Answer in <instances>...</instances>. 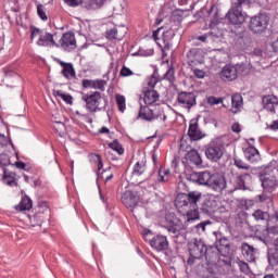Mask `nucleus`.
<instances>
[{
    "label": "nucleus",
    "instance_id": "f257e3e1",
    "mask_svg": "<svg viewBox=\"0 0 278 278\" xmlns=\"http://www.w3.org/2000/svg\"><path fill=\"white\" fill-rule=\"evenodd\" d=\"M258 179L265 192H275L278 188V162L271 160L269 163L260 166Z\"/></svg>",
    "mask_w": 278,
    "mask_h": 278
},
{
    "label": "nucleus",
    "instance_id": "f03ea898",
    "mask_svg": "<svg viewBox=\"0 0 278 278\" xmlns=\"http://www.w3.org/2000/svg\"><path fill=\"white\" fill-rule=\"evenodd\" d=\"M251 7V0H231V8L226 14L227 21L235 25V27H240L247 21L242 14L244 8Z\"/></svg>",
    "mask_w": 278,
    "mask_h": 278
},
{
    "label": "nucleus",
    "instance_id": "7ed1b4c3",
    "mask_svg": "<svg viewBox=\"0 0 278 278\" xmlns=\"http://www.w3.org/2000/svg\"><path fill=\"white\" fill-rule=\"evenodd\" d=\"M203 193L201 191H191L189 193H178L175 199L176 207L197 208L201 205Z\"/></svg>",
    "mask_w": 278,
    "mask_h": 278
},
{
    "label": "nucleus",
    "instance_id": "20e7f679",
    "mask_svg": "<svg viewBox=\"0 0 278 278\" xmlns=\"http://www.w3.org/2000/svg\"><path fill=\"white\" fill-rule=\"evenodd\" d=\"M205 155L206 160L210 162H220V160H223V155H225V139H223V137L213 139L205 147Z\"/></svg>",
    "mask_w": 278,
    "mask_h": 278
},
{
    "label": "nucleus",
    "instance_id": "39448f33",
    "mask_svg": "<svg viewBox=\"0 0 278 278\" xmlns=\"http://www.w3.org/2000/svg\"><path fill=\"white\" fill-rule=\"evenodd\" d=\"M81 100L86 102L85 108L91 114H94L96 112H102V110H105V108H108V101L104 100L103 104V97L99 91L83 93Z\"/></svg>",
    "mask_w": 278,
    "mask_h": 278
},
{
    "label": "nucleus",
    "instance_id": "423d86ee",
    "mask_svg": "<svg viewBox=\"0 0 278 278\" xmlns=\"http://www.w3.org/2000/svg\"><path fill=\"white\" fill-rule=\"evenodd\" d=\"M204 186H206V188L210 190H213V192L220 194L223 190L227 189V178H225V175L218 172L206 170V177H204Z\"/></svg>",
    "mask_w": 278,
    "mask_h": 278
},
{
    "label": "nucleus",
    "instance_id": "0eeeda50",
    "mask_svg": "<svg viewBox=\"0 0 278 278\" xmlns=\"http://www.w3.org/2000/svg\"><path fill=\"white\" fill-rule=\"evenodd\" d=\"M30 40H34L36 36H39V39L37 40L38 47H49L50 49L52 47H60L58 42H55L54 35L51 33H48L45 29H40L34 25L30 26Z\"/></svg>",
    "mask_w": 278,
    "mask_h": 278
},
{
    "label": "nucleus",
    "instance_id": "6e6552de",
    "mask_svg": "<svg viewBox=\"0 0 278 278\" xmlns=\"http://www.w3.org/2000/svg\"><path fill=\"white\" fill-rule=\"evenodd\" d=\"M189 258L187 260V264L192 266L194 264V260H203L205 257V251H207V244L203 239H193L188 243Z\"/></svg>",
    "mask_w": 278,
    "mask_h": 278
},
{
    "label": "nucleus",
    "instance_id": "1a4fd4ad",
    "mask_svg": "<svg viewBox=\"0 0 278 278\" xmlns=\"http://www.w3.org/2000/svg\"><path fill=\"white\" fill-rule=\"evenodd\" d=\"M153 38L154 40H161L157 45L162 49L163 53H166V51H170V47H173L172 41L173 38H175V29L169 28L164 30L163 27L157 28L153 31Z\"/></svg>",
    "mask_w": 278,
    "mask_h": 278
},
{
    "label": "nucleus",
    "instance_id": "9d476101",
    "mask_svg": "<svg viewBox=\"0 0 278 278\" xmlns=\"http://www.w3.org/2000/svg\"><path fill=\"white\" fill-rule=\"evenodd\" d=\"M172 236V238H178L184 231V223L175 214L169 213L165 216V225L163 226Z\"/></svg>",
    "mask_w": 278,
    "mask_h": 278
},
{
    "label": "nucleus",
    "instance_id": "9b49d317",
    "mask_svg": "<svg viewBox=\"0 0 278 278\" xmlns=\"http://www.w3.org/2000/svg\"><path fill=\"white\" fill-rule=\"evenodd\" d=\"M268 23H270V17L266 13H258L250 20V30L253 34H263L268 28Z\"/></svg>",
    "mask_w": 278,
    "mask_h": 278
},
{
    "label": "nucleus",
    "instance_id": "f8f14e48",
    "mask_svg": "<svg viewBox=\"0 0 278 278\" xmlns=\"http://www.w3.org/2000/svg\"><path fill=\"white\" fill-rule=\"evenodd\" d=\"M251 181H253V177L249 173L242 174H232L230 178V184L233 185V191L236 190H249V186H251Z\"/></svg>",
    "mask_w": 278,
    "mask_h": 278
},
{
    "label": "nucleus",
    "instance_id": "ddd939ff",
    "mask_svg": "<svg viewBox=\"0 0 278 278\" xmlns=\"http://www.w3.org/2000/svg\"><path fill=\"white\" fill-rule=\"evenodd\" d=\"M177 102L180 108L190 112V110L197 105V96L194 92L181 91L178 93Z\"/></svg>",
    "mask_w": 278,
    "mask_h": 278
},
{
    "label": "nucleus",
    "instance_id": "4468645a",
    "mask_svg": "<svg viewBox=\"0 0 278 278\" xmlns=\"http://www.w3.org/2000/svg\"><path fill=\"white\" fill-rule=\"evenodd\" d=\"M213 236L215 237L214 245L223 253H229L231 251V240L220 231H214Z\"/></svg>",
    "mask_w": 278,
    "mask_h": 278
},
{
    "label": "nucleus",
    "instance_id": "2eb2a0df",
    "mask_svg": "<svg viewBox=\"0 0 278 278\" xmlns=\"http://www.w3.org/2000/svg\"><path fill=\"white\" fill-rule=\"evenodd\" d=\"M205 61V55L203 50L199 48H193L187 53V64L190 66H197L198 64H203Z\"/></svg>",
    "mask_w": 278,
    "mask_h": 278
},
{
    "label": "nucleus",
    "instance_id": "dca6fc26",
    "mask_svg": "<svg viewBox=\"0 0 278 278\" xmlns=\"http://www.w3.org/2000/svg\"><path fill=\"white\" fill-rule=\"evenodd\" d=\"M60 46L64 51H73V49H77V40L75 39V33L67 31L62 35L60 39Z\"/></svg>",
    "mask_w": 278,
    "mask_h": 278
},
{
    "label": "nucleus",
    "instance_id": "f3484780",
    "mask_svg": "<svg viewBox=\"0 0 278 278\" xmlns=\"http://www.w3.org/2000/svg\"><path fill=\"white\" fill-rule=\"evenodd\" d=\"M217 207L218 202L216 200L203 195L198 210L203 212V214H214Z\"/></svg>",
    "mask_w": 278,
    "mask_h": 278
},
{
    "label": "nucleus",
    "instance_id": "a211bd4d",
    "mask_svg": "<svg viewBox=\"0 0 278 278\" xmlns=\"http://www.w3.org/2000/svg\"><path fill=\"white\" fill-rule=\"evenodd\" d=\"M83 88L88 90V88L92 90H99L100 92H105V87L108 86V81L105 79H83L81 81Z\"/></svg>",
    "mask_w": 278,
    "mask_h": 278
},
{
    "label": "nucleus",
    "instance_id": "6ab92c4d",
    "mask_svg": "<svg viewBox=\"0 0 278 278\" xmlns=\"http://www.w3.org/2000/svg\"><path fill=\"white\" fill-rule=\"evenodd\" d=\"M188 136L190 140L197 142V140H201L205 138L201 128H199V122L197 119H191L188 128Z\"/></svg>",
    "mask_w": 278,
    "mask_h": 278
},
{
    "label": "nucleus",
    "instance_id": "aec40b11",
    "mask_svg": "<svg viewBox=\"0 0 278 278\" xmlns=\"http://www.w3.org/2000/svg\"><path fill=\"white\" fill-rule=\"evenodd\" d=\"M243 155L250 164H256V162H260L262 160V155L260 154V151L255 149L253 143L249 142V147L244 149Z\"/></svg>",
    "mask_w": 278,
    "mask_h": 278
},
{
    "label": "nucleus",
    "instance_id": "412c9836",
    "mask_svg": "<svg viewBox=\"0 0 278 278\" xmlns=\"http://www.w3.org/2000/svg\"><path fill=\"white\" fill-rule=\"evenodd\" d=\"M140 201V197L135 191H126L122 194V203L125 207H136L138 202Z\"/></svg>",
    "mask_w": 278,
    "mask_h": 278
},
{
    "label": "nucleus",
    "instance_id": "4be33fe9",
    "mask_svg": "<svg viewBox=\"0 0 278 278\" xmlns=\"http://www.w3.org/2000/svg\"><path fill=\"white\" fill-rule=\"evenodd\" d=\"M269 233H270V230L268 229V226H258L254 230L255 239L263 242V244H265V247H268V244H270Z\"/></svg>",
    "mask_w": 278,
    "mask_h": 278
},
{
    "label": "nucleus",
    "instance_id": "5701e85b",
    "mask_svg": "<svg viewBox=\"0 0 278 278\" xmlns=\"http://www.w3.org/2000/svg\"><path fill=\"white\" fill-rule=\"evenodd\" d=\"M150 245L155 251H166L168 249V238L162 235L154 236L150 241Z\"/></svg>",
    "mask_w": 278,
    "mask_h": 278
},
{
    "label": "nucleus",
    "instance_id": "b1692460",
    "mask_svg": "<svg viewBox=\"0 0 278 278\" xmlns=\"http://www.w3.org/2000/svg\"><path fill=\"white\" fill-rule=\"evenodd\" d=\"M220 253L223 252L217 247L208 245L206 247L204 257L208 264H216L220 260Z\"/></svg>",
    "mask_w": 278,
    "mask_h": 278
},
{
    "label": "nucleus",
    "instance_id": "393cba45",
    "mask_svg": "<svg viewBox=\"0 0 278 278\" xmlns=\"http://www.w3.org/2000/svg\"><path fill=\"white\" fill-rule=\"evenodd\" d=\"M127 35V28L124 26H118L111 28L106 31L105 38L108 40H123V37Z\"/></svg>",
    "mask_w": 278,
    "mask_h": 278
},
{
    "label": "nucleus",
    "instance_id": "a878e982",
    "mask_svg": "<svg viewBox=\"0 0 278 278\" xmlns=\"http://www.w3.org/2000/svg\"><path fill=\"white\" fill-rule=\"evenodd\" d=\"M56 62L58 64H60V66H62L61 74L63 75V77H65V79H75L76 72L73 63H66L60 59H58Z\"/></svg>",
    "mask_w": 278,
    "mask_h": 278
},
{
    "label": "nucleus",
    "instance_id": "bb28decb",
    "mask_svg": "<svg viewBox=\"0 0 278 278\" xmlns=\"http://www.w3.org/2000/svg\"><path fill=\"white\" fill-rule=\"evenodd\" d=\"M263 108L266 112H270V114H275V108L278 106V98L277 96H265L262 99Z\"/></svg>",
    "mask_w": 278,
    "mask_h": 278
},
{
    "label": "nucleus",
    "instance_id": "cd10ccee",
    "mask_svg": "<svg viewBox=\"0 0 278 278\" xmlns=\"http://www.w3.org/2000/svg\"><path fill=\"white\" fill-rule=\"evenodd\" d=\"M220 79H223V81H233L238 79L235 65H226L220 72Z\"/></svg>",
    "mask_w": 278,
    "mask_h": 278
},
{
    "label": "nucleus",
    "instance_id": "c85d7f7f",
    "mask_svg": "<svg viewBox=\"0 0 278 278\" xmlns=\"http://www.w3.org/2000/svg\"><path fill=\"white\" fill-rule=\"evenodd\" d=\"M70 8H78V5H84V3H89L88 10L92 9V3L101 8L103 5V0H63Z\"/></svg>",
    "mask_w": 278,
    "mask_h": 278
},
{
    "label": "nucleus",
    "instance_id": "c756f323",
    "mask_svg": "<svg viewBox=\"0 0 278 278\" xmlns=\"http://www.w3.org/2000/svg\"><path fill=\"white\" fill-rule=\"evenodd\" d=\"M257 252L256 249L253 248V245L243 242L241 244V253L247 262H255V253Z\"/></svg>",
    "mask_w": 278,
    "mask_h": 278
},
{
    "label": "nucleus",
    "instance_id": "7c9ffc66",
    "mask_svg": "<svg viewBox=\"0 0 278 278\" xmlns=\"http://www.w3.org/2000/svg\"><path fill=\"white\" fill-rule=\"evenodd\" d=\"M143 101L146 105H153L160 101V93L155 89H144L143 90Z\"/></svg>",
    "mask_w": 278,
    "mask_h": 278
},
{
    "label": "nucleus",
    "instance_id": "2f4dec72",
    "mask_svg": "<svg viewBox=\"0 0 278 278\" xmlns=\"http://www.w3.org/2000/svg\"><path fill=\"white\" fill-rule=\"evenodd\" d=\"M186 160L189 164L193 166H203V159L201 154L195 149L189 150L186 154Z\"/></svg>",
    "mask_w": 278,
    "mask_h": 278
},
{
    "label": "nucleus",
    "instance_id": "473e14b6",
    "mask_svg": "<svg viewBox=\"0 0 278 278\" xmlns=\"http://www.w3.org/2000/svg\"><path fill=\"white\" fill-rule=\"evenodd\" d=\"M138 117L141 118L142 121H155V118H157V116H155V113H153V110H151L149 106L147 105H141L140 110L138 112Z\"/></svg>",
    "mask_w": 278,
    "mask_h": 278
},
{
    "label": "nucleus",
    "instance_id": "72a5a7b5",
    "mask_svg": "<svg viewBox=\"0 0 278 278\" xmlns=\"http://www.w3.org/2000/svg\"><path fill=\"white\" fill-rule=\"evenodd\" d=\"M206 175H207V170L200 172V173L193 172L188 176V179L193 184H199V186H204Z\"/></svg>",
    "mask_w": 278,
    "mask_h": 278
},
{
    "label": "nucleus",
    "instance_id": "f704fd0d",
    "mask_svg": "<svg viewBox=\"0 0 278 278\" xmlns=\"http://www.w3.org/2000/svg\"><path fill=\"white\" fill-rule=\"evenodd\" d=\"M34 207V203L31 202L30 198L25 195L22 198L20 204L15 205L16 212H27Z\"/></svg>",
    "mask_w": 278,
    "mask_h": 278
},
{
    "label": "nucleus",
    "instance_id": "c9c22d12",
    "mask_svg": "<svg viewBox=\"0 0 278 278\" xmlns=\"http://www.w3.org/2000/svg\"><path fill=\"white\" fill-rule=\"evenodd\" d=\"M267 228L269 229V233L274 236H278V213H275L267 223Z\"/></svg>",
    "mask_w": 278,
    "mask_h": 278
},
{
    "label": "nucleus",
    "instance_id": "e433bc0d",
    "mask_svg": "<svg viewBox=\"0 0 278 278\" xmlns=\"http://www.w3.org/2000/svg\"><path fill=\"white\" fill-rule=\"evenodd\" d=\"M232 103V114H238L240 112V109L242 108V96L239 93H236L231 98Z\"/></svg>",
    "mask_w": 278,
    "mask_h": 278
},
{
    "label": "nucleus",
    "instance_id": "4c0bfd02",
    "mask_svg": "<svg viewBox=\"0 0 278 278\" xmlns=\"http://www.w3.org/2000/svg\"><path fill=\"white\" fill-rule=\"evenodd\" d=\"M253 218L255 220H263L265 223H269L270 220V214H268V212H264L262 210H256L253 214H252Z\"/></svg>",
    "mask_w": 278,
    "mask_h": 278
},
{
    "label": "nucleus",
    "instance_id": "58836bf2",
    "mask_svg": "<svg viewBox=\"0 0 278 278\" xmlns=\"http://www.w3.org/2000/svg\"><path fill=\"white\" fill-rule=\"evenodd\" d=\"M109 149L115 151L118 155H123L125 153V148L121 144L118 139L113 140V142L108 143Z\"/></svg>",
    "mask_w": 278,
    "mask_h": 278
},
{
    "label": "nucleus",
    "instance_id": "ea45409f",
    "mask_svg": "<svg viewBox=\"0 0 278 278\" xmlns=\"http://www.w3.org/2000/svg\"><path fill=\"white\" fill-rule=\"evenodd\" d=\"M163 79L169 84H175V81H177V78H175V67L173 65L168 66V70L163 75Z\"/></svg>",
    "mask_w": 278,
    "mask_h": 278
},
{
    "label": "nucleus",
    "instance_id": "a19ab883",
    "mask_svg": "<svg viewBox=\"0 0 278 278\" xmlns=\"http://www.w3.org/2000/svg\"><path fill=\"white\" fill-rule=\"evenodd\" d=\"M53 94H54V97H59L64 102H66L67 105H73V96H71V93H65L62 90H56L53 92Z\"/></svg>",
    "mask_w": 278,
    "mask_h": 278
},
{
    "label": "nucleus",
    "instance_id": "79ce46f5",
    "mask_svg": "<svg viewBox=\"0 0 278 278\" xmlns=\"http://www.w3.org/2000/svg\"><path fill=\"white\" fill-rule=\"evenodd\" d=\"M147 170V163L144 161H139L136 163L132 175H137V177H140V175H144V172Z\"/></svg>",
    "mask_w": 278,
    "mask_h": 278
},
{
    "label": "nucleus",
    "instance_id": "37998d69",
    "mask_svg": "<svg viewBox=\"0 0 278 278\" xmlns=\"http://www.w3.org/2000/svg\"><path fill=\"white\" fill-rule=\"evenodd\" d=\"M267 260L270 266H278V250L275 248L268 252Z\"/></svg>",
    "mask_w": 278,
    "mask_h": 278
},
{
    "label": "nucleus",
    "instance_id": "c03bdc74",
    "mask_svg": "<svg viewBox=\"0 0 278 278\" xmlns=\"http://www.w3.org/2000/svg\"><path fill=\"white\" fill-rule=\"evenodd\" d=\"M115 101H116L118 111L122 113L125 112V110L127 109L125 96L119 94V93L115 94Z\"/></svg>",
    "mask_w": 278,
    "mask_h": 278
},
{
    "label": "nucleus",
    "instance_id": "a18cd8bd",
    "mask_svg": "<svg viewBox=\"0 0 278 278\" xmlns=\"http://www.w3.org/2000/svg\"><path fill=\"white\" fill-rule=\"evenodd\" d=\"M237 77L238 75L244 76L249 75V67L247 66V63H237L235 65Z\"/></svg>",
    "mask_w": 278,
    "mask_h": 278
},
{
    "label": "nucleus",
    "instance_id": "49530a36",
    "mask_svg": "<svg viewBox=\"0 0 278 278\" xmlns=\"http://www.w3.org/2000/svg\"><path fill=\"white\" fill-rule=\"evenodd\" d=\"M233 162H235V166H237V168H239L240 170H253V167H251V165L247 164L244 161H242L239 157H235Z\"/></svg>",
    "mask_w": 278,
    "mask_h": 278
},
{
    "label": "nucleus",
    "instance_id": "de8ad7c7",
    "mask_svg": "<svg viewBox=\"0 0 278 278\" xmlns=\"http://www.w3.org/2000/svg\"><path fill=\"white\" fill-rule=\"evenodd\" d=\"M199 208H189L187 212V220L190 223V220H199Z\"/></svg>",
    "mask_w": 278,
    "mask_h": 278
},
{
    "label": "nucleus",
    "instance_id": "09e8293b",
    "mask_svg": "<svg viewBox=\"0 0 278 278\" xmlns=\"http://www.w3.org/2000/svg\"><path fill=\"white\" fill-rule=\"evenodd\" d=\"M157 81H160V79H157V76H155V73H153L150 77H148V80H147L148 88H147V90H153V88H155V86H157Z\"/></svg>",
    "mask_w": 278,
    "mask_h": 278
},
{
    "label": "nucleus",
    "instance_id": "8fccbe9b",
    "mask_svg": "<svg viewBox=\"0 0 278 278\" xmlns=\"http://www.w3.org/2000/svg\"><path fill=\"white\" fill-rule=\"evenodd\" d=\"M207 225H212V222H210V220L201 222V223H199L198 225L194 226V230L199 235L205 233V227H207Z\"/></svg>",
    "mask_w": 278,
    "mask_h": 278
},
{
    "label": "nucleus",
    "instance_id": "3c124183",
    "mask_svg": "<svg viewBox=\"0 0 278 278\" xmlns=\"http://www.w3.org/2000/svg\"><path fill=\"white\" fill-rule=\"evenodd\" d=\"M207 105L214 106V105H220L223 103V98H216L214 96H210L206 98Z\"/></svg>",
    "mask_w": 278,
    "mask_h": 278
},
{
    "label": "nucleus",
    "instance_id": "603ef678",
    "mask_svg": "<svg viewBox=\"0 0 278 278\" xmlns=\"http://www.w3.org/2000/svg\"><path fill=\"white\" fill-rule=\"evenodd\" d=\"M238 267L241 270V273H243V275H250L251 273V267H249V265L247 264V262L244 261H239L238 263Z\"/></svg>",
    "mask_w": 278,
    "mask_h": 278
},
{
    "label": "nucleus",
    "instance_id": "864d4df0",
    "mask_svg": "<svg viewBox=\"0 0 278 278\" xmlns=\"http://www.w3.org/2000/svg\"><path fill=\"white\" fill-rule=\"evenodd\" d=\"M37 14L41 21H49V16H47V12H45V5L38 4L37 5Z\"/></svg>",
    "mask_w": 278,
    "mask_h": 278
},
{
    "label": "nucleus",
    "instance_id": "5fc2aeb1",
    "mask_svg": "<svg viewBox=\"0 0 278 278\" xmlns=\"http://www.w3.org/2000/svg\"><path fill=\"white\" fill-rule=\"evenodd\" d=\"M172 18L174 21H178V23H181L182 18H184V10H175L172 12Z\"/></svg>",
    "mask_w": 278,
    "mask_h": 278
},
{
    "label": "nucleus",
    "instance_id": "6e6d98bb",
    "mask_svg": "<svg viewBox=\"0 0 278 278\" xmlns=\"http://www.w3.org/2000/svg\"><path fill=\"white\" fill-rule=\"evenodd\" d=\"M247 218H249V214L244 211H240L237 214L236 220H237V223H240L242 225V224L247 223Z\"/></svg>",
    "mask_w": 278,
    "mask_h": 278
},
{
    "label": "nucleus",
    "instance_id": "4d7b16f0",
    "mask_svg": "<svg viewBox=\"0 0 278 278\" xmlns=\"http://www.w3.org/2000/svg\"><path fill=\"white\" fill-rule=\"evenodd\" d=\"M91 160L98 162V170H103V159L101 154H91Z\"/></svg>",
    "mask_w": 278,
    "mask_h": 278
},
{
    "label": "nucleus",
    "instance_id": "13d9d810",
    "mask_svg": "<svg viewBox=\"0 0 278 278\" xmlns=\"http://www.w3.org/2000/svg\"><path fill=\"white\" fill-rule=\"evenodd\" d=\"M254 199L256 203H267V201H270V197H268L266 193L258 194Z\"/></svg>",
    "mask_w": 278,
    "mask_h": 278
},
{
    "label": "nucleus",
    "instance_id": "bf43d9fd",
    "mask_svg": "<svg viewBox=\"0 0 278 278\" xmlns=\"http://www.w3.org/2000/svg\"><path fill=\"white\" fill-rule=\"evenodd\" d=\"M119 74L122 77H131V75H134V72L129 67L123 66Z\"/></svg>",
    "mask_w": 278,
    "mask_h": 278
},
{
    "label": "nucleus",
    "instance_id": "052dcab7",
    "mask_svg": "<svg viewBox=\"0 0 278 278\" xmlns=\"http://www.w3.org/2000/svg\"><path fill=\"white\" fill-rule=\"evenodd\" d=\"M212 12L214 13V23H218V21H220L222 18L220 14L218 13V8L212 7L208 11V14H212Z\"/></svg>",
    "mask_w": 278,
    "mask_h": 278
},
{
    "label": "nucleus",
    "instance_id": "680f3d73",
    "mask_svg": "<svg viewBox=\"0 0 278 278\" xmlns=\"http://www.w3.org/2000/svg\"><path fill=\"white\" fill-rule=\"evenodd\" d=\"M31 227H40L42 225V220L38 219V215H35L30 218Z\"/></svg>",
    "mask_w": 278,
    "mask_h": 278
},
{
    "label": "nucleus",
    "instance_id": "e2e57ef3",
    "mask_svg": "<svg viewBox=\"0 0 278 278\" xmlns=\"http://www.w3.org/2000/svg\"><path fill=\"white\" fill-rule=\"evenodd\" d=\"M194 76L197 79H203L205 77V72L203 70L195 68L193 71Z\"/></svg>",
    "mask_w": 278,
    "mask_h": 278
},
{
    "label": "nucleus",
    "instance_id": "0e129e2a",
    "mask_svg": "<svg viewBox=\"0 0 278 278\" xmlns=\"http://www.w3.org/2000/svg\"><path fill=\"white\" fill-rule=\"evenodd\" d=\"M219 261L224 266H231V256H224V258H219Z\"/></svg>",
    "mask_w": 278,
    "mask_h": 278
},
{
    "label": "nucleus",
    "instance_id": "69168bd1",
    "mask_svg": "<svg viewBox=\"0 0 278 278\" xmlns=\"http://www.w3.org/2000/svg\"><path fill=\"white\" fill-rule=\"evenodd\" d=\"M141 188H144L148 192H151L155 189L154 185H149V182H141Z\"/></svg>",
    "mask_w": 278,
    "mask_h": 278
},
{
    "label": "nucleus",
    "instance_id": "338daca9",
    "mask_svg": "<svg viewBox=\"0 0 278 278\" xmlns=\"http://www.w3.org/2000/svg\"><path fill=\"white\" fill-rule=\"evenodd\" d=\"M231 130L233 131V134H240V131H242L240 123H233L231 126Z\"/></svg>",
    "mask_w": 278,
    "mask_h": 278
},
{
    "label": "nucleus",
    "instance_id": "774afa93",
    "mask_svg": "<svg viewBox=\"0 0 278 278\" xmlns=\"http://www.w3.org/2000/svg\"><path fill=\"white\" fill-rule=\"evenodd\" d=\"M267 125V129H270L271 131H278V119L274 121L271 125Z\"/></svg>",
    "mask_w": 278,
    "mask_h": 278
}]
</instances>
